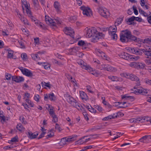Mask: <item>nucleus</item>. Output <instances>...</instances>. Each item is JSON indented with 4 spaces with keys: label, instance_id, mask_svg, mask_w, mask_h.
<instances>
[{
    "label": "nucleus",
    "instance_id": "nucleus-1",
    "mask_svg": "<svg viewBox=\"0 0 151 151\" xmlns=\"http://www.w3.org/2000/svg\"><path fill=\"white\" fill-rule=\"evenodd\" d=\"M97 68L101 70L107 71L111 72H116L117 71V69L107 64H102L97 65Z\"/></svg>",
    "mask_w": 151,
    "mask_h": 151
},
{
    "label": "nucleus",
    "instance_id": "nucleus-2",
    "mask_svg": "<svg viewBox=\"0 0 151 151\" xmlns=\"http://www.w3.org/2000/svg\"><path fill=\"white\" fill-rule=\"evenodd\" d=\"M45 20L46 22L48 24L52 27H56V25L59 24H61L60 21L58 19H51L48 16H45Z\"/></svg>",
    "mask_w": 151,
    "mask_h": 151
},
{
    "label": "nucleus",
    "instance_id": "nucleus-3",
    "mask_svg": "<svg viewBox=\"0 0 151 151\" xmlns=\"http://www.w3.org/2000/svg\"><path fill=\"white\" fill-rule=\"evenodd\" d=\"M86 36L87 38L92 37V40H94V36H95V33H97V31L95 28H89L86 27L85 30Z\"/></svg>",
    "mask_w": 151,
    "mask_h": 151
},
{
    "label": "nucleus",
    "instance_id": "nucleus-4",
    "mask_svg": "<svg viewBox=\"0 0 151 151\" xmlns=\"http://www.w3.org/2000/svg\"><path fill=\"white\" fill-rule=\"evenodd\" d=\"M98 12L102 17L107 18L110 16V13L108 10L103 7H99L97 9Z\"/></svg>",
    "mask_w": 151,
    "mask_h": 151
},
{
    "label": "nucleus",
    "instance_id": "nucleus-5",
    "mask_svg": "<svg viewBox=\"0 0 151 151\" xmlns=\"http://www.w3.org/2000/svg\"><path fill=\"white\" fill-rule=\"evenodd\" d=\"M117 31V28L116 25L110 27L109 29V34L111 36V38L114 40H116L117 36L116 34Z\"/></svg>",
    "mask_w": 151,
    "mask_h": 151
},
{
    "label": "nucleus",
    "instance_id": "nucleus-6",
    "mask_svg": "<svg viewBox=\"0 0 151 151\" xmlns=\"http://www.w3.org/2000/svg\"><path fill=\"white\" fill-rule=\"evenodd\" d=\"M80 9L83 11L84 15L89 17L92 15V12L90 8L83 6L80 7Z\"/></svg>",
    "mask_w": 151,
    "mask_h": 151
},
{
    "label": "nucleus",
    "instance_id": "nucleus-7",
    "mask_svg": "<svg viewBox=\"0 0 151 151\" xmlns=\"http://www.w3.org/2000/svg\"><path fill=\"white\" fill-rule=\"evenodd\" d=\"M132 68L137 69H143L145 66V64L141 62H132L129 65Z\"/></svg>",
    "mask_w": 151,
    "mask_h": 151
},
{
    "label": "nucleus",
    "instance_id": "nucleus-8",
    "mask_svg": "<svg viewBox=\"0 0 151 151\" xmlns=\"http://www.w3.org/2000/svg\"><path fill=\"white\" fill-rule=\"evenodd\" d=\"M49 108L50 109H48V111L50 116L52 118V122L55 123L56 122L58 121V119L54 111L53 108L52 106H50V105H49Z\"/></svg>",
    "mask_w": 151,
    "mask_h": 151
},
{
    "label": "nucleus",
    "instance_id": "nucleus-9",
    "mask_svg": "<svg viewBox=\"0 0 151 151\" xmlns=\"http://www.w3.org/2000/svg\"><path fill=\"white\" fill-rule=\"evenodd\" d=\"M147 46L145 47L144 49H138L137 48L135 47H130L129 48L128 50H129V51L130 52L133 53L141 55L142 54V52H143L144 53V51H143V49H145V48Z\"/></svg>",
    "mask_w": 151,
    "mask_h": 151
},
{
    "label": "nucleus",
    "instance_id": "nucleus-10",
    "mask_svg": "<svg viewBox=\"0 0 151 151\" xmlns=\"http://www.w3.org/2000/svg\"><path fill=\"white\" fill-rule=\"evenodd\" d=\"M22 73L24 75H25L28 77H32L33 76V74L31 71L28 69L24 68L22 67L19 68Z\"/></svg>",
    "mask_w": 151,
    "mask_h": 151
},
{
    "label": "nucleus",
    "instance_id": "nucleus-11",
    "mask_svg": "<svg viewBox=\"0 0 151 151\" xmlns=\"http://www.w3.org/2000/svg\"><path fill=\"white\" fill-rule=\"evenodd\" d=\"M44 99L45 100H47L48 99L51 101H54L55 99V97L54 94L51 93L48 94H45L44 95Z\"/></svg>",
    "mask_w": 151,
    "mask_h": 151
},
{
    "label": "nucleus",
    "instance_id": "nucleus-12",
    "mask_svg": "<svg viewBox=\"0 0 151 151\" xmlns=\"http://www.w3.org/2000/svg\"><path fill=\"white\" fill-rule=\"evenodd\" d=\"M144 54L147 56V58H151V47L147 46L145 49L143 50Z\"/></svg>",
    "mask_w": 151,
    "mask_h": 151
},
{
    "label": "nucleus",
    "instance_id": "nucleus-13",
    "mask_svg": "<svg viewBox=\"0 0 151 151\" xmlns=\"http://www.w3.org/2000/svg\"><path fill=\"white\" fill-rule=\"evenodd\" d=\"M64 33L67 35H69L72 37L74 33V32L73 29L70 27H66L63 30Z\"/></svg>",
    "mask_w": 151,
    "mask_h": 151
},
{
    "label": "nucleus",
    "instance_id": "nucleus-14",
    "mask_svg": "<svg viewBox=\"0 0 151 151\" xmlns=\"http://www.w3.org/2000/svg\"><path fill=\"white\" fill-rule=\"evenodd\" d=\"M104 36V34L102 33L99 32L97 31V33H95V36H94L93 39H94L92 40L91 41L92 42H96L100 38L103 37Z\"/></svg>",
    "mask_w": 151,
    "mask_h": 151
},
{
    "label": "nucleus",
    "instance_id": "nucleus-15",
    "mask_svg": "<svg viewBox=\"0 0 151 151\" xmlns=\"http://www.w3.org/2000/svg\"><path fill=\"white\" fill-rule=\"evenodd\" d=\"M151 141V135H146L142 137L139 139L140 142L146 143L150 142Z\"/></svg>",
    "mask_w": 151,
    "mask_h": 151
},
{
    "label": "nucleus",
    "instance_id": "nucleus-16",
    "mask_svg": "<svg viewBox=\"0 0 151 151\" xmlns=\"http://www.w3.org/2000/svg\"><path fill=\"white\" fill-rule=\"evenodd\" d=\"M77 136L76 135H72L63 138V139L67 142H71L76 139Z\"/></svg>",
    "mask_w": 151,
    "mask_h": 151
},
{
    "label": "nucleus",
    "instance_id": "nucleus-17",
    "mask_svg": "<svg viewBox=\"0 0 151 151\" xmlns=\"http://www.w3.org/2000/svg\"><path fill=\"white\" fill-rule=\"evenodd\" d=\"M96 54L99 56H101L104 59L108 60L107 56L104 53L99 49H97L96 50Z\"/></svg>",
    "mask_w": 151,
    "mask_h": 151
},
{
    "label": "nucleus",
    "instance_id": "nucleus-18",
    "mask_svg": "<svg viewBox=\"0 0 151 151\" xmlns=\"http://www.w3.org/2000/svg\"><path fill=\"white\" fill-rule=\"evenodd\" d=\"M133 81H135L137 82V85H140L139 79L138 77L135 75L132 74H130L129 75V78Z\"/></svg>",
    "mask_w": 151,
    "mask_h": 151
},
{
    "label": "nucleus",
    "instance_id": "nucleus-19",
    "mask_svg": "<svg viewBox=\"0 0 151 151\" xmlns=\"http://www.w3.org/2000/svg\"><path fill=\"white\" fill-rule=\"evenodd\" d=\"M119 55L121 58L127 60H130L131 59V55L124 52L119 53Z\"/></svg>",
    "mask_w": 151,
    "mask_h": 151
},
{
    "label": "nucleus",
    "instance_id": "nucleus-20",
    "mask_svg": "<svg viewBox=\"0 0 151 151\" xmlns=\"http://www.w3.org/2000/svg\"><path fill=\"white\" fill-rule=\"evenodd\" d=\"M53 6L57 12L58 13H60L61 12L60 5L58 1H55L53 4Z\"/></svg>",
    "mask_w": 151,
    "mask_h": 151
},
{
    "label": "nucleus",
    "instance_id": "nucleus-21",
    "mask_svg": "<svg viewBox=\"0 0 151 151\" xmlns=\"http://www.w3.org/2000/svg\"><path fill=\"white\" fill-rule=\"evenodd\" d=\"M134 91L137 93H139L142 95H145L149 91L148 90L143 88H141L140 89L134 88Z\"/></svg>",
    "mask_w": 151,
    "mask_h": 151
},
{
    "label": "nucleus",
    "instance_id": "nucleus-22",
    "mask_svg": "<svg viewBox=\"0 0 151 151\" xmlns=\"http://www.w3.org/2000/svg\"><path fill=\"white\" fill-rule=\"evenodd\" d=\"M78 45L82 47V49H85L88 47V44L83 40H79L78 42Z\"/></svg>",
    "mask_w": 151,
    "mask_h": 151
},
{
    "label": "nucleus",
    "instance_id": "nucleus-23",
    "mask_svg": "<svg viewBox=\"0 0 151 151\" xmlns=\"http://www.w3.org/2000/svg\"><path fill=\"white\" fill-rule=\"evenodd\" d=\"M79 50L78 47H74L72 48H70L69 50V52L72 55H74L75 54H77V52H78V51Z\"/></svg>",
    "mask_w": 151,
    "mask_h": 151
},
{
    "label": "nucleus",
    "instance_id": "nucleus-24",
    "mask_svg": "<svg viewBox=\"0 0 151 151\" xmlns=\"http://www.w3.org/2000/svg\"><path fill=\"white\" fill-rule=\"evenodd\" d=\"M108 78L112 81H120L121 78L116 76H108Z\"/></svg>",
    "mask_w": 151,
    "mask_h": 151
},
{
    "label": "nucleus",
    "instance_id": "nucleus-25",
    "mask_svg": "<svg viewBox=\"0 0 151 151\" xmlns=\"http://www.w3.org/2000/svg\"><path fill=\"white\" fill-rule=\"evenodd\" d=\"M71 105L73 107L77 109L78 110H81V106L80 104L77 101L75 100Z\"/></svg>",
    "mask_w": 151,
    "mask_h": 151
},
{
    "label": "nucleus",
    "instance_id": "nucleus-26",
    "mask_svg": "<svg viewBox=\"0 0 151 151\" xmlns=\"http://www.w3.org/2000/svg\"><path fill=\"white\" fill-rule=\"evenodd\" d=\"M121 33L129 39V38L130 37L131 32L129 31L126 30L122 31Z\"/></svg>",
    "mask_w": 151,
    "mask_h": 151
},
{
    "label": "nucleus",
    "instance_id": "nucleus-27",
    "mask_svg": "<svg viewBox=\"0 0 151 151\" xmlns=\"http://www.w3.org/2000/svg\"><path fill=\"white\" fill-rule=\"evenodd\" d=\"M66 97H67V98L66 99L67 101L70 104H72L76 100L73 97L70 96L69 95H67Z\"/></svg>",
    "mask_w": 151,
    "mask_h": 151
},
{
    "label": "nucleus",
    "instance_id": "nucleus-28",
    "mask_svg": "<svg viewBox=\"0 0 151 151\" xmlns=\"http://www.w3.org/2000/svg\"><path fill=\"white\" fill-rule=\"evenodd\" d=\"M80 95L81 98L83 100H86L88 99L86 94L83 91H80Z\"/></svg>",
    "mask_w": 151,
    "mask_h": 151
},
{
    "label": "nucleus",
    "instance_id": "nucleus-29",
    "mask_svg": "<svg viewBox=\"0 0 151 151\" xmlns=\"http://www.w3.org/2000/svg\"><path fill=\"white\" fill-rule=\"evenodd\" d=\"M84 68H85V69H86L89 72H90L91 74L94 75L95 74V72L96 71V70H93V69L90 66H88L85 67V66H84Z\"/></svg>",
    "mask_w": 151,
    "mask_h": 151
},
{
    "label": "nucleus",
    "instance_id": "nucleus-30",
    "mask_svg": "<svg viewBox=\"0 0 151 151\" xmlns=\"http://www.w3.org/2000/svg\"><path fill=\"white\" fill-rule=\"evenodd\" d=\"M135 118V123H138L140 122H143V120H147V118L145 117H139Z\"/></svg>",
    "mask_w": 151,
    "mask_h": 151
},
{
    "label": "nucleus",
    "instance_id": "nucleus-31",
    "mask_svg": "<svg viewBox=\"0 0 151 151\" xmlns=\"http://www.w3.org/2000/svg\"><path fill=\"white\" fill-rule=\"evenodd\" d=\"M37 134L36 135L35 134L32 133L31 132H27V135L28 137L31 139H33L35 138Z\"/></svg>",
    "mask_w": 151,
    "mask_h": 151
},
{
    "label": "nucleus",
    "instance_id": "nucleus-32",
    "mask_svg": "<svg viewBox=\"0 0 151 151\" xmlns=\"http://www.w3.org/2000/svg\"><path fill=\"white\" fill-rule=\"evenodd\" d=\"M120 41L123 42H127L129 40L127 37H126L125 36H124L122 33L120 34Z\"/></svg>",
    "mask_w": 151,
    "mask_h": 151
},
{
    "label": "nucleus",
    "instance_id": "nucleus-33",
    "mask_svg": "<svg viewBox=\"0 0 151 151\" xmlns=\"http://www.w3.org/2000/svg\"><path fill=\"white\" fill-rule=\"evenodd\" d=\"M77 63L79 65L81 66V67L83 69H85V68H84V66L85 67L88 66V65H87L86 63L84 62L81 59L78 60Z\"/></svg>",
    "mask_w": 151,
    "mask_h": 151
},
{
    "label": "nucleus",
    "instance_id": "nucleus-34",
    "mask_svg": "<svg viewBox=\"0 0 151 151\" xmlns=\"http://www.w3.org/2000/svg\"><path fill=\"white\" fill-rule=\"evenodd\" d=\"M19 17L20 20L23 22L24 24L28 25L29 24V23L26 19H24L21 14H19Z\"/></svg>",
    "mask_w": 151,
    "mask_h": 151
},
{
    "label": "nucleus",
    "instance_id": "nucleus-35",
    "mask_svg": "<svg viewBox=\"0 0 151 151\" xmlns=\"http://www.w3.org/2000/svg\"><path fill=\"white\" fill-rule=\"evenodd\" d=\"M31 56L32 59L35 61H37L40 59V58L37 54H32L31 55Z\"/></svg>",
    "mask_w": 151,
    "mask_h": 151
},
{
    "label": "nucleus",
    "instance_id": "nucleus-36",
    "mask_svg": "<svg viewBox=\"0 0 151 151\" xmlns=\"http://www.w3.org/2000/svg\"><path fill=\"white\" fill-rule=\"evenodd\" d=\"M17 129L20 131H22L24 130L25 129L22 125L21 124H18L16 127Z\"/></svg>",
    "mask_w": 151,
    "mask_h": 151
},
{
    "label": "nucleus",
    "instance_id": "nucleus-37",
    "mask_svg": "<svg viewBox=\"0 0 151 151\" xmlns=\"http://www.w3.org/2000/svg\"><path fill=\"white\" fill-rule=\"evenodd\" d=\"M8 55L7 57L8 58H14L13 57V52L12 50H8Z\"/></svg>",
    "mask_w": 151,
    "mask_h": 151
},
{
    "label": "nucleus",
    "instance_id": "nucleus-38",
    "mask_svg": "<svg viewBox=\"0 0 151 151\" xmlns=\"http://www.w3.org/2000/svg\"><path fill=\"white\" fill-rule=\"evenodd\" d=\"M25 7L26 9L27 13L28 16L29 17L30 16L32 15V12H31L30 10L28 8V5H27V6L25 5Z\"/></svg>",
    "mask_w": 151,
    "mask_h": 151
},
{
    "label": "nucleus",
    "instance_id": "nucleus-39",
    "mask_svg": "<svg viewBox=\"0 0 151 151\" xmlns=\"http://www.w3.org/2000/svg\"><path fill=\"white\" fill-rule=\"evenodd\" d=\"M122 102H115L114 103V106H115L116 107H119V108H124L126 107H127V106L126 105L125 106H120V105L121 104Z\"/></svg>",
    "mask_w": 151,
    "mask_h": 151
},
{
    "label": "nucleus",
    "instance_id": "nucleus-40",
    "mask_svg": "<svg viewBox=\"0 0 151 151\" xmlns=\"http://www.w3.org/2000/svg\"><path fill=\"white\" fill-rule=\"evenodd\" d=\"M18 137L17 136H16L12 138L11 140L9 141V143L13 144L12 143V142H17L18 141Z\"/></svg>",
    "mask_w": 151,
    "mask_h": 151
},
{
    "label": "nucleus",
    "instance_id": "nucleus-41",
    "mask_svg": "<svg viewBox=\"0 0 151 151\" xmlns=\"http://www.w3.org/2000/svg\"><path fill=\"white\" fill-rule=\"evenodd\" d=\"M130 74L128 73H122L120 74V75L122 77L129 78Z\"/></svg>",
    "mask_w": 151,
    "mask_h": 151
},
{
    "label": "nucleus",
    "instance_id": "nucleus-42",
    "mask_svg": "<svg viewBox=\"0 0 151 151\" xmlns=\"http://www.w3.org/2000/svg\"><path fill=\"white\" fill-rule=\"evenodd\" d=\"M121 96L122 99H130L133 98L132 97L130 96H128L127 94L122 95Z\"/></svg>",
    "mask_w": 151,
    "mask_h": 151
},
{
    "label": "nucleus",
    "instance_id": "nucleus-43",
    "mask_svg": "<svg viewBox=\"0 0 151 151\" xmlns=\"http://www.w3.org/2000/svg\"><path fill=\"white\" fill-rule=\"evenodd\" d=\"M25 101L27 102L29 104V106L31 107H33L34 106V104L29 99H26Z\"/></svg>",
    "mask_w": 151,
    "mask_h": 151
},
{
    "label": "nucleus",
    "instance_id": "nucleus-44",
    "mask_svg": "<svg viewBox=\"0 0 151 151\" xmlns=\"http://www.w3.org/2000/svg\"><path fill=\"white\" fill-rule=\"evenodd\" d=\"M85 137H84L78 140L77 142V143L79 145H81L85 143L84 140V138Z\"/></svg>",
    "mask_w": 151,
    "mask_h": 151
},
{
    "label": "nucleus",
    "instance_id": "nucleus-45",
    "mask_svg": "<svg viewBox=\"0 0 151 151\" xmlns=\"http://www.w3.org/2000/svg\"><path fill=\"white\" fill-rule=\"evenodd\" d=\"M21 57L24 61H26L27 59V57L26 53H22L21 55Z\"/></svg>",
    "mask_w": 151,
    "mask_h": 151
},
{
    "label": "nucleus",
    "instance_id": "nucleus-46",
    "mask_svg": "<svg viewBox=\"0 0 151 151\" xmlns=\"http://www.w3.org/2000/svg\"><path fill=\"white\" fill-rule=\"evenodd\" d=\"M24 78L22 77L17 76L16 82L19 83L24 81Z\"/></svg>",
    "mask_w": 151,
    "mask_h": 151
},
{
    "label": "nucleus",
    "instance_id": "nucleus-47",
    "mask_svg": "<svg viewBox=\"0 0 151 151\" xmlns=\"http://www.w3.org/2000/svg\"><path fill=\"white\" fill-rule=\"evenodd\" d=\"M129 39H130L134 41L135 42H137L139 40V38H137L136 37L131 35L130 34V37L129 38Z\"/></svg>",
    "mask_w": 151,
    "mask_h": 151
},
{
    "label": "nucleus",
    "instance_id": "nucleus-48",
    "mask_svg": "<svg viewBox=\"0 0 151 151\" xmlns=\"http://www.w3.org/2000/svg\"><path fill=\"white\" fill-rule=\"evenodd\" d=\"M123 21V19L122 18H119L117 19L116 20V21L115 22V25L116 26V25H119V24H121Z\"/></svg>",
    "mask_w": 151,
    "mask_h": 151
},
{
    "label": "nucleus",
    "instance_id": "nucleus-49",
    "mask_svg": "<svg viewBox=\"0 0 151 151\" xmlns=\"http://www.w3.org/2000/svg\"><path fill=\"white\" fill-rule=\"evenodd\" d=\"M135 17L134 16H132L131 18L128 19L127 22H129L130 24H132V22H133L135 19Z\"/></svg>",
    "mask_w": 151,
    "mask_h": 151
},
{
    "label": "nucleus",
    "instance_id": "nucleus-50",
    "mask_svg": "<svg viewBox=\"0 0 151 151\" xmlns=\"http://www.w3.org/2000/svg\"><path fill=\"white\" fill-rule=\"evenodd\" d=\"M19 120L23 124H27V122L25 121V119L23 116H21L19 117Z\"/></svg>",
    "mask_w": 151,
    "mask_h": 151
},
{
    "label": "nucleus",
    "instance_id": "nucleus-51",
    "mask_svg": "<svg viewBox=\"0 0 151 151\" xmlns=\"http://www.w3.org/2000/svg\"><path fill=\"white\" fill-rule=\"evenodd\" d=\"M29 17L31 19L32 22H35V24L36 23H37L38 20L32 15L30 16Z\"/></svg>",
    "mask_w": 151,
    "mask_h": 151
},
{
    "label": "nucleus",
    "instance_id": "nucleus-52",
    "mask_svg": "<svg viewBox=\"0 0 151 151\" xmlns=\"http://www.w3.org/2000/svg\"><path fill=\"white\" fill-rule=\"evenodd\" d=\"M130 58H131L130 60L134 59V60H137L140 59V57L138 55L135 56L131 55Z\"/></svg>",
    "mask_w": 151,
    "mask_h": 151
},
{
    "label": "nucleus",
    "instance_id": "nucleus-53",
    "mask_svg": "<svg viewBox=\"0 0 151 151\" xmlns=\"http://www.w3.org/2000/svg\"><path fill=\"white\" fill-rule=\"evenodd\" d=\"M115 118V117L114 116H111L110 115L104 118L103 119V120L104 121H107L109 119H114Z\"/></svg>",
    "mask_w": 151,
    "mask_h": 151
},
{
    "label": "nucleus",
    "instance_id": "nucleus-54",
    "mask_svg": "<svg viewBox=\"0 0 151 151\" xmlns=\"http://www.w3.org/2000/svg\"><path fill=\"white\" fill-rule=\"evenodd\" d=\"M139 12L140 13L142 14L145 17H147V14L141 9H139Z\"/></svg>",
    "mask_w": 151,
    "mask_h": 151
},
{
    "label": "nucleus",
    "instance_id": "nucleus-55",
    "mask_svg": "<svg viewBox=\"0 0 151 151\" xmlns=\"http://www.w3.org/2000/svg\"><path fill=\"white\" fill-rule=\"evenodd\" d=\"M22 30L23 33L25 35H27L28 34L29 32L27 29L25 27L24 28H22Z\"/></svg>",
    "mask_w": 151,
    "mask_h": 151
},
{
    "label": "nucleus",
    "instance_id": "nucleus-56",
    "mask_svg": "<svg viewBox=\"0 0 151 151\" xmlns=\"http://www.w3.org/2000/svg\"><path fill=\"white\" fill-rule=\"evenodd\" d=\"M86 89L88 92L91 93H93V92L92 91L93 89L92 88H91L90 86H86Z\"/></svg>",
    "mask_w": 151,
    "mask_h": 151
},
{
    "label": "nucleus",
    "instance_id": "nucleus-57",
    "mask_svg": "<svg viewBox=\"0 0 151 151\" xmlns=\"http://www.w3.org/2000/svg\"><path fill=\"white\" fill-rule=\"evenodd\" d=\"M77 19V17L76 16H72L70 18V22L72 23L74 22Z\"/></svg>",
    "mask_w": 151,
    "mask_h": 151
},
{
    "label": "nucleus",
    "instance_id": "nucleus-58",
    "mask_svg": "<svg viewBox=\"0 0 151 151\" xmlns=\"http://www.w3.org/2000/svg\"><path fill=\"white\" fill-rule=\"evenodd\" d=\"M95 108L100 112H101L103 110L101 106L98 105H95Z\"/></svg>",
    "mask_w": 151,
    "mask_h": 151
},
{
    "label": "nucleus",
    "instance_id": "nucleus-59",
    "mask_svg": "<svg viewBox=\"0 0 151 151\" xmlns=\"http://www.w3.org/2000/svg\"><path fill=\"white\" fill-rule=\"evenodd\" d=\"M42 87L45 86L48 87H50V84L49 83H46L44 82H42Z\"/></svg>",
    "mask_w": 151,
    "mask_h": 151
},
{
    "label": "nucleus",
    "instance_id": "nucleus-60",
    "mask_svg": "<svg viewBox=\"0 0 151 151\" xmlns=\"http://www.w3.org/2000/svg\"><path fill=\"white\" fill-rule=\"evenodd\" d=\"M132 8L133 10L134 11V14L136 15H137L138 14V13L137 10L136 9V6H133L132 7Z\"/></svg>",
    "mask_w": 151,
    "mask_h": 151
},
{
    "label": "nucleus",
    "instance_id": "nucleus-61",
    "mask_svg": "<svg viewBox=\"0 0 151 151\" xmlns=\"http://www.w3.org/2000/svg\"><path fill=\"white\" fill-rule=\"evenodd\" d=\"M66 76L67 78L69 80L71 81L72 82H73L74 83H75L74 81L72 80L73 79V78L71 76L68 74H67L66 75Z\"/></svg>",
    "mask_w": 151,
    "mask_h": 151
},
{
    "label": "nucleus",
    "instance_id": "nucleus-62",
    "mask_svg": "<svg viewBox=\"0 0 151 151\" xmlns=\"http://www.w3.org/2000/svg\"><path fill=\"white\" fill-rule=\"evenodd\" d=\"M145 82L146 84L151 85V80L146 78L145 80Z\"/></svg>",
    "mask_w": 151,
    "mask_h": 151
},
{
    "label": "nucleus",
    "instance_id": "nucleus-63",
    "mask_svg": "<svg viewBox=\"0 0 151 151\" xmlns=\"http://www.w3.org/2000/svg\"><path fill=\"white\" fill-rule=\"evenodd\" d=\"M35 24H36L37 26H38L39 27H40L41 28H43V24L41 23L40 22H39V21H38V22L37 23H36Z\"/></svg>",
    "mask_w": 151,
    "mask_h": 151
},
{
    "label": "nucleus",
    "instance_id": "nucleus-64",
    "mask_svg": "<svg viewBox=\"0 0 151 151\" xmlns=\"http://www.w3.org/2000/svg\"><path fill=\"white\" fill-rule=\"evenodd\" d=\"M34 9L35 10H38L40 9V7L38 3L33 5Z\"/></svg>",
    "mask_w": 151,
    "mask_h": 151
}]
</instances>
